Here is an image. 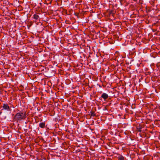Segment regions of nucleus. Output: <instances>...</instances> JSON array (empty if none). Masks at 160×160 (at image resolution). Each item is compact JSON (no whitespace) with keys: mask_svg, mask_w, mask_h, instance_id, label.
<instances>
[{"mask_svg":"<svg viewBox=\"0 0 160 160\" xmlns=\"http://www.w3.org/2000/svg\"><path fill=\"white\" fill-rule=\"evenodd\" d=\"M39 126L42 128H44L45 127V124L43 122L40 123Z\"/></svg>","mask_w":160,"mask_h":160,"instance_id":"nucleus-5","label":"nucleus"},{"mask_svg":"<svg viewBox=\"0 0 160 160\" xmlns=\"http://www.w3.org/2000/svg\"><path fill=\"white\" fill-rule=\"evenodd\" d=\"M119 159L120 160H123V157L120 156L119 157Z\"/></svg>","mask_w":160,"mask_h":160,"instance_id":"nucleus-6","label":"nucleus"},{"mask_svg":"<svg viewBox=\"0 0 160 160\" xmlns=\"http://www.w3.org/2000/svg\"><path fill=\"white\" fill-rule=\"evenodd\" d=\"M47 91V92L50 93V92L49 91L48 92V91Z\"/></svg>","mask_w":160,"mask_h":160,"instance_id":"nucleus-7","label":"nucleus"},{"mask_svg":"<svg viewBox=\"0 0 160 160\" xmlns=\"http://www.w3.org/2000/svg\"><path fill=\"white\" fill-rule=\"evenodd\" d=\"M92 115H94V114H92Z\"/></svg>","mask_w":160,"mask_h":160,"instance_id":"nucleus-8","label":"nucleus"},{"mask_svg":"<svg viewBox=\"0 0 160 160\" xmlns=\"http://www.w3.org/2000/svg\"><path fill=\"white\" fill-rule=\"evenodd\" d=\"M155 92H156V91H155Z\"/></svg>","mask_w":160,"mask_h":160,"instance_id":"nucleus-9","label":"nucleus"},{"mask_svg":"<svg viewBox=\"0 0 160 160\" xmlns=\"http://www.w3.org/2000/svg\"><path fill=\"white\" fill-rule=\"evenodd\" d=\"M25 116V114L22 113H19L17 114L16 115V118L18 119H21L23 118Z\"/></svg>","mask_w":160,"mask_h":160,"instance_id":"nucleus-1","label":"nucleus"},{"mask_svg":"<svg viewBox=\"0 0 160 160\" xmlns=\"http://www.w3.org/2000/svg\"><path fill=\"white\" fill-rule=\"evenodd\" d=\"M102 97L104 99H107L108 97V95L105 93H103L102 94Z\"/></svg>","mask_w":160,"mask_h":160,"instance_id":"nucleus-3","label":"nucleus"},{"mask_svg":"<svg viewBox=\"0 0 160 160\" xmlns=\"http://www.w3.org/2000/svg\"><path fill=\"white\" fill-rule=\"evenodd\" d=\"M2 108H3L2 109V110L5 109L7 110H9L10 109L9 106L7 104H4Z\"/></svg>","mask_w":160,"mask_h":160,"instance_id":"nucleus-2","label":"nucleus"},{"mask_svg":"<svg viewBox=\"0 0 160 160\" xmlns=\"http://www.w3.org/2000/svg\"><path fill=\"white\" fill-rule=\"evenodd\" d=\"M33 18L36 20H38L39 18V16L38 14H34L33 15Z\"/></svg>","mask_w":160,"mask_h":160,"instance_id":"nucleus-4","label":"nucleus"},{"mask_svg":"<svg viewBox=\"0 0 160 160\" xmlns=\"http://www.w3.org/2000/svg\"><path fill=\"white\" fill-rule=\"evenodd\" d=\"M51 92L52 93V91H51Z\"/></svg>","mask_w":160,"mask_h":160,"instance_id":"nucleus-10","label":"nucleus"}]
</instances>
